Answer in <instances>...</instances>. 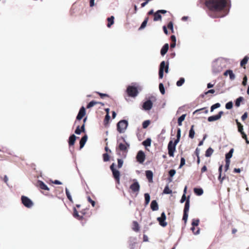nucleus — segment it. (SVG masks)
Wrapping results in <instances>:
<instances>
[{
  "label": "nucleus",
  "mask_w": 249,
  "mask_h": 249,
  "mask_svg": "<svg viewBox=\"0 0 249 249\" xmlns=\"http://www.w3.org/2000/svg\"><path fill=\"white\" fill-rule=\"evenodd\" d=\"M103 160L104 162H107L109 160L110 156L108 153H105L103 154Z\"/></svg>",
  "instance_id": "obj_40"
},
{
  "label": "nucleus",
  "mask_w": 249,
  "mask_h": 249,
  "mask_svg": "<svg viewBox=\"0 0 249 249\" xmlns=\"http://www.w3.org/2000/svg\"><path fill=\"white\" fill-rule=\"evenodd\" d=\"M21 200L22 204L28 208H30L33 207L34 203L32 200L27 196H22L21 197Z\"/></svg>",
  "instance_id": "obj_6"
},
{
  "label": "nucleus",
  "mask_w": 249,
  "mask_h": 249,
  "mask_svg": "<svg viewBox=\"0 0 249 249\" xmlns=\"http://www.w3.org/2000/svg\"><path fill=\"white\" fill-rule=\"evenodd\" d=\"M167 27L168 29L171 30L172 33H174L173 23L172 21L169 22L167 25Z\"/></svg>",
  "instance_id": "obj_55"
},
{
  "label": "nucleus",
  "mask_w": 249,
  "mask_h": 249,
  "mask_svg": "<svg viewBox=\"0 0 249 249\" xmlns=\"http://www.w3.org/2000/svg\"><path fill=\"white\" fill-rule=\"evenodd\" d=\"M144 206L146 207L150 201V196L149 193H146L144 194Z\"/></svg>",
  "instance_id": "obj_27"
},
{
  "label": "nucleus",
  "mask_w": 249,
  "mask_h": 249,
  "mask_svg": "<svg viewBox=\"0 0 249 249\" xmlns=\"http://www.w3.org/2000/svg\"><path fill=\"white\" fill-rule=\"evenodd\" d=\"M194 127V125H192L189 131V137L191 139H193L195 137V131Z\"/></svg>",
  "instance_id": "obj_29"
},
{
  "label": "nucleus",
  "mask_w": 249,
  "mask_h": 249,
  "mask_svg": "<svg viewBox=\"0 0 249 249\" xmlns=\"http://www.w3.org/2000/svg\"><path fill=\"white\" fill-rule=\"evenodd\" d=\"M163 193L164 194H171L172 193V191L171 190L169 187L168 184H167L163 191Z\"/></svg>",
  "instance_id": "obj_35"
},
{
  "label": "nucleus",
  "mask_w": 249,
  "mask_h": 249,
  "mask_svg": "<svg viewBox=\"0 0 249 249\" xmlns=\"http://www.w3.org/2000/svg\"><path fill=\"white\" fill-rule=\"evenodd\" d=\"M205 4L208 9V14L210 17L219 18L225 16L220 12L226 7L227 0H205Z\"/></svg>",
  "instance_id": "obj_1"
},
{
  "label": "nucleus",
  "mask_w": 249,
  "mask_h": 249,
  "mask_svg": "<svg viewBox=\"0 0 249 249\" xmlns=\"http://www.w3.org/2000/svg\"><path fill=\"white\" fill-rule=\"evenodd\" d=\"M185 164V159L184 157H181L180 158V164L179 165L178 168L180 169L182 168L183 166Z\"/></svg>",
  "instance_id": "obj_50"
},
{
  "label": "nucleus",
  "mask_w": 249,
  "mask_h": 249,
  "mask_svg": "<svg viewBox=\"0 0 249 249\" xmlns=\"http://www.w3.org/2000/svg\"><path fill=\"white\" fill-rule=\"evenodd\" d=\"M194 193L198 196H200L203 195L204 191L201 187H195L194 189Z\"/></svg>",
  "instance_id": "obj_22"
},
{
  "label": "nucleus",
  "mask_w": 249,
  "mask_h": 249,
  "mask_svg": "<svg viewBox=\"0 0 249 249\" xmlns=\"http://www.w3.org/2000/svg\"><path fill=\"white\" fill-rule=\"evenodd\" d=\"M73 216L74 217L76 218L79 219H81L82 217V216H80L79 215L78 211H77V210L75 208H73Z\"/></svg>",
  "instance_id": "obj_45"
},
{
  "label": "nucleus",
  "mask_w": 249,
  "mask_h": 249,
  "mask_svg": "<svg viewBox=\"0 0 249 249\" xmlns=\"http://www.w3.org/2000/svg\"><path fill=\"white\" fill-rule=\"evenodd\" d=\"M147 113L153 119L156 121L158 119V112L156 110H145Z\"/></svg>",
  "instance_id": "obj_11"
},
{
  "label": "nucleus",
  "mask_w": 249,
  "mask_h": 249,
  "mask_svg": "<svg viewBox=\"0 0 249 249\" xmlns=\"http://www.w3.org/2000/svg\"><path fill=\"white\" fill-rule=\"evenodd\" d=\"M234 151L233 148H231L228 153L225 154V161H230L232 157Z\"/></svg>",
  "instance_id": "obj_18"
},
{
  "label": "nucleus",
  "mask_w": 249,
  "mask_h": 249,
  "mask_svg": "<svg viewBox=\"0 0 249 249\" xmlns=\"http://www.w3.org/2000/svg\"><path fill=\"white\" fill-rule=\"evenodd\" d=\"M133 183L130 186V189L133 192H139L140 189V184L137 179H133Z\"/></svg>",
  "instance_id": "obj_8"
},
{
  "label": "nucleus",
  "mask_w": 249,
  "mask_h": 249,
  "mask_svg": "<svg viewBox=\"0 0 249 249\" xmlns=\"http://www.w3.org/2000/svg\"><path fill=\"white\" fill-rule=\"evenodd\" d=\"M200 220L198 218H194L192 219L191 225L193 227L197 226L199 225Z\"/></svg>",
  "instance_id": "obj_39"
},
{
  "label": "nucleus",
  "mask_w": 249,
  "mask_h": 249,
  "mask_svg": "<svg viewBox=\"0 0 249 249\" xmlns=\"http://www.w3.org/2000/svg\"><path fill=\"white\" fill-rule=\"evenodd\" d=\"M133 230L137 232L140 230V226H139V223H138V222H137L136 221H134L133 222Z\"/></svg>",
  "instance_id": "obj_36"
},
{
  "label": "nucleus",
  "mask_w": 249,
  "mask_h": 249,
  "mask_svg": "<svg viewBox=\"0 0 249 249\" xmlns=\"http://www.w3.org/2000/svg\"><path fill=\"white\" fill-rule=\"evenodd\" d=\"M187 198H188V196L187 197L186 195H185V194H183L182 196H181V198L180 200V203H184L185 201L186 202V200L187 199Z\"/></svg>",
  "instance_id": "obj_54"
},
{
  "label": "nucleus",
  "mask_w": 249,
  "mask_h": 249,
  "mask_svg": "<svg viewBox=\"0 0 249 249\" xmlns=\"http://www.w3.org/2000/svg\"><path fill=\"white\" fill-rule=\"evenodd\" d=\"M116 166V164L115 163H112L111 165L110 166V169L111 171L115 170L117 169L115 167Z\"/></svg>",
  "instance_id": "obj_63"
},
{
  "label": "nucleus",
  "mask_w": 249,
  "mask_h": 249,
  "mask_svg": "<svg viewBox=\"0 0 249 249\" xmlns=\"http://www.w3.org/2000/svg\"><path fill=\"white\" fill-rule=\"evenodd\" d=\"M238 131L241 133H243V132H244L243 131V126L242 124H240V125L238 126Z\"/></svg>",
  "instance_id": "obj_59"
},
{
  "label": "nucleus",
  "mask_w": 249,
  "mask_h": 249,
  "mask_svg": "<svg viewBox=\"0 0 249 249\" xmlns=\"http://www.w3.org/2000/svg\"><path fill=\"white\" fill-rule=\"evenodd\" d=\"M136 160L140 164L143 163L145 159V154L142 150H139L136 155Z\"/></svg>",
  "instance_id": "obj_7"
},
{
  "label": "nucleus",
  "mask_w": 249,
  "mask_h": 249,
  "mask_svg": "<svg viewBox=\"0 0 249 249\" xmlns=\"http://www.w3.org/2000/svg\"><path fill=\"white\" fill-rule=\"evenodd\" d=\"M150 121L149 120H146L144 121L142 124V128L144 129L146 128L150 124Z\"/></svg>",
  "instance_id": "obj_42"
},
{
  "label": "nucleus",
  "mask_w": 249,
  "mask_h": 249,
  "mask_svg": "<svg viewBox=\"0 0 249 249\" xmlns=\"http://www.w3.org/2000/svg\"><path fill=\"white\" fill-rule=\"evenodd\" d=\"M159 89L162 94H164L165 93L164 86L162 83H160L159 84Z\"/></svg>",
  "instance_id": "obj_53"
},
{
  "label": "nucleus",
  "mask_w": 249,
  "mask_h": 249,
  "mask_svg": "<svg viewBox=\"0 0 249 249\" xmlns=\"http://www.w3.org/2000/svg\"><path fill=\"white\" fill-rule=\"evenodd\" d=\"M176 173V170L174 169H172L168 171V176L170 177V178H173Z\"/></svg>",
  "instance_id": "obj_48"
},
{
  "label": "nucleus",
  "mask_w": 249,
  "mask_h": 249,
  "mask_svg": "<svg viewBox=\"0 0 249 249\" xmlns=\"http://www.w3.org/2000/svg\"><path fill=\"white\" fill-rule=\"evenodd\" d=\"M150 208L153 211H156L159 210V207L156 200H152L150 203Z\"/></svg>",
  "instance_id": "obj_15"
},
{
  "label": "nucleus",
  "mask_w": 249,
  "mask_h": 249,
  "mask_svg": "<svg viewBox=\"0 0 249 249\" xmlns=\"http://www.w3.org/2000/svg\"><path fill=\"white\" fill-rule=\"evenodd\" d=\"M114 18L113 16H111L110 18H107V24L108 27H110L114 23Z\"/></svg>",
  "instance_id": "obj_38"
},
{
  "label": "nucleus",
  "mask_w": 249,
  "mask_h": 249,
  "mask_svg": "<svg viewBox=\"0 0 249 249\" xmlns=\"http://www.w3.org/2000/svg\"><path fill=\"white\" fill-rule=\"evenodd\" d=\"M88 140V136L87 135L85 134L84 136H83L80 141V149H81L85 145L87 141Z\"/></svg>",
  "instance_id": "obj_19"
},
{
  "label": "nucleus",
  "mask_w": 249,
  "mask_h": 249,
  "mask_svg": "<svg viewBox=\"0 0 249 249\" xmlns=\"http://www.w3.org/2000/svg\"><path fill=\"white\" fill-rule=\"evenodd\" d=\"M219 119V118L218 117L217 115H214L211 116H209L208 118V121L209 122H212L215 121H217Z\"/></svg>",
  "instance_id": "obj_33"
},
{
  "label": "nucleus",
  "mask_w": 249,
  "mask_h": 249,
  "mask_svg": "<svg viewBox=\"0 0 249 249\" xmlns=\"http://www.w3.org/2000/svg\"><path fill=\"white\" fill-rule=\"evenodd\" d=\"M118 165L117 167L118 168L122 167L124 164V160L122 159H117Z\"/></svg>",
  "instance_id": "obj_49"
},
{
  "label": "nucleus",
  "mask_w": 249,
  "mask_h": 249,
  "mask_svg": "<svg viewBox=\"0 0 249 249\" xmlns=\"http://www.w3.org/2000/svg\"><path fill=\"white\" fill-rule=\"evenodd\" d=\"M228 74L230 76V78L231 80H232L235 79V75L233 73L232 71L231 70H227L224 73V75L225 76H227Z\"/></svg>",
  "instance_id": "obj_26"
},
{
  "label": "nucleus",
  "mask_w": 249,
  "mask_h": 249,
  "mask_svg": "<svg viewBox=\"0 0 249 249\" xmlns=\"http://www.w3.org/2000/svg\"><path fill=\"white\" fill-rule=\"evenodd\" d=\"M79 137H76L74 134L71 135L68 140V143L70 146H72L74 145L75 140L77 138H78Z\"/></svg>",
  "instance_id": "obj_16"
},
{
  "label": "nucleus",
  "mask_w": 249,
  "mask_h": 249,
  "mask_svg": "<svg viewBox=\"0 0 249 249\" xmlns=\"http://www.w3.org/2000/svg\"><path fill=\"white\" fill-rule=\"evenodd\" d=\"M157 97L155 95H149L145 98V101L142 105L143 109H151L153 105L156 102Z\"/></svg>",
  "instance_id": "obj_3"
},
{
  "label": "nucleus",
  "mask_w": 249,
  "mask_h": 249,
  "mask_svg": "<svg viewBox=\"0 0 249 249\" xmlns=\"http://www.w3.org/2000/svg\"><path fill=\"white\" fill-rule=\"evenodd\" d=\"M248 112H245L241 116V119L242 121H245L248 117Z\"/></svg>",
  "instance_id": "obj_60"
},
{
  "label": "nucleus",
  "mask_w": 249,
  "mask_h": 249,
  "mask_svg": "<svg viewBox=\"0 0 249 249\" xmlns=\"http://www.w3.org/2000/svg\"><path fill=\"white\" fill-rule=\"evenodd\" d=\"M164 69H165V72L167 73L168 71V64L166 65L165 62L162 61L160 64L159 70H162V71H163Z\"/></svg>",
  "instance_id": "obj_25"
},
{
  "label": "nucleus",
  "mask_w": 249,
  "mask_h": 249,
  "mask_svg": "<svg viewBox=\"0 0 249 249\" xmlns=\"http://www.w3.org/2000/svg\"><path fill=\"white\" fill-rule=\"evenodd\" d=\"M186 115V114H183L178 118V126H181L182 125V122L184 121Z\"/></svg>",
  "instance_id": "obj_28"
},
{
  "label": "nucleus",
  "mask_w": 249,
  "mask_h": 249,
  "mask_svg": "<svg viewBox=\"0 0 249 249\" xmlns=\"http://www.w3.org/2000/svg\"><path fill=\"white\" fill-rule=\"evenodd\" d=\"M160 217L162 218L163 221V220H164V221L166 220V214H165V213L164 212H163L161 213V215H160Z\"/></svg>",
  "instance_id": "obj_62"
},
{
  "label": "nucleus",
  "mask_w": 249,
  "mask_h": 249,
  "mask_svg": "<svg viewBox=\"0 0 249 249\" xmlns=\"http://www.w3.org/2000/svg\"><path fill=\"white\" fill-rule=\"evenodd\" d=\"M85 130V124H83L82 125L81 128L80 127V125H78L76 127V129L75 130V132H74L77 135H80L82 131L84 132Z\"/></svg>",
  "instance_id": "obj_20"
},
{
  "label": "nucleus",
  "mask_w": 249,
  "mask_h": 249,
  "mask_svg": "<svg viewBox=\"0 0 249 249\" xmlns=\"http://www.w3.org/2000/svg\"><path fill=\"white\" fill-rule=\"evenodd\" d=\"M169 49V45L168 43L165 44L160 50V54L161 55H164L167 52Z\"/></svg>",
  "instance_id": "obj_23"
},
{
  "label": "nucleus",
  "mask_w": 249,
  "mask_h": 249,
  "mask_svg": "<svg viewBox=\"0 0 249 249\" xmlns=\"http://www.w3.org/2000/svg\"><path fill=\"white\" fill-rule=\"evenodd\" d=\"M145 176L149 182H153V173L151 170H146L145 171Z\"/></svg>",
  "instance_id": "obj_13"
},
{
  "label": "nucleus",
  "mask_w": 249,
  "mask_h": 249,
  "mask_svg": "<svg viewBox=\"0 0 249 249\" xmlns=\"http://www.w3.org/2000/svg\"><path fill=\"white\" fill-rule=\"evenodd\" d=\"M226 163L225 165V172H227L229 169L230 162V161H225Z\"/></svg>",
  "instance_id": "obj_57"
},
{
  "label": "nucleus",
  "mask_w": 249,
  "mask_h": 249,
  "mask_svg": "<svg viewBox=\"0 0 249 249\" xmlns=\"http://www.w3.org/2000/svg\"><path fill=\"white\" fill-rule=\"evenodd\" d=\"M152 140L150 138H147L142 142V145L146 148L151 146Z\"/></svg>",
  "instance_id": "obj_24"
},
{
  "label": "nucleus",
  "mask_w": 249,
  "mask_h": 249,
  "mask_svg": "<svg viewBox=\"0 0 249 249\" xmlns=\"http://www.w3.org/2000/svg\"><path fill=\"white\" fill-rule=\"evenodd\" d=\"M86 114V110H79V111L76 116V120L75 124H76L78 121H80Z\"/></svg>",
  "instance_id": "obj_14"
},
{
  "label": "nucleus",
  "mask_w": 249,
  "mask_h": 249,
  "mask_svg": "<svg viewBox=\"0 0 249 249\" xmlns=\"http://www.w3.org/2000/svg\"><path fill=\"white\" fill-rule=\"evenodd\" d=\"M157 221L159 222V224L162 227H165L167 225V222L163 220L160 217H158L157 218Z\"/></svg>",
  "instance_id": "obj_31"
},
{
  "label": "nucleus",
  "mask_w": 249,
  "mask_h": 249,
  "mask_svg": "<svg viewBox=\"0 0 249 249\" xmlns=\"http://www.w3.org/2000/svg\"><path fill=\"white\" fill-rule=\"evenodd\" d=\"M65 191H66V196H67V197L68 198V199L71 201V202H72V197L71 195V194L68 190V189L66 187V189H65Z\"/></svg>",
  "instance_id": "obj_46"
},
{
  "label": "nucleus",
  "mask_w": 249,
  "mask_h": 249,
  "mask_svg": "<svg viewBox=\"0 0 249 249\" xmlns=\"http://www.w3.org/2000/svg\"><path fill=\"white\" fill-rule=\"evenodd\" d=\"M126 92L128 96L135 98L139 94L137 88L133 86H128L126 89Z\"/></svg>",
  "instance_id": "obj_5"
},
{
  "label": "nucleus",
  "mask_w": 249,
  "mask_h": 249,
  "mask_svg": "<svg viewBox=\"0 0 249 249\" xmlns=\"http://www.w3.org/2000/svg\"><path fill=\"white\" fill-rule=\"evenodd\" d=\"M118 148L121 151L127 152L126 147L125 146V144L121 142L119 144Z\"/></svg>",
  "instance_id": "obj_43"
},
{
  "label": "nucleus",
  "mask_w": 249,
  "mask_h": 249,
  "mask_svg": "<svg viewBox=\"0 0 249 249\" xmlns=\"http://www.w3.org/2000/svg\"><path fill=\"white\" fill-rule=\"evenodd\" d=\"M247 82V77L246 75H245L243 77L242 85L244 86H246Z\"/></svg>",
  "instance_id": "obj_61"
},
{
  "label": "nucleus",
  "mask_w": 249,
  "mask_h": 249,
  "mask_svg": "<svg viewBox=\"0 0 249 249\" xmlns=\"http://www.w3.org/2000/svg\"><path fill=\"white\" fill-rule=\"evenodd\" d=\"M190 196H188L187 199L186 200L185 203V205H184V210H183L184 212H188V213L189 212V209H190Z\"/></svg>",
  "instance_id": "obj_21"
},
{
  "label": "nucleus",
  "mask_w": 249,
  "mask_h": 249,
  "mask_svg": "<svg viewBox=\"0 0 249 249\" xmlns=\"http://www.w3.org/2000/svg\"><path fill=\"white\" fill-rule=\"evenodd\" d=\"M185 80L183 78H180L178 81L177 82V85L178 87H180L183 85V84L184 83Z\"/></svg>",
  "instance_id": "obj_52"
},
{
  "label": "nucleus",
  "mask_w": 249,
  "mask_h": 249,
  "mask_svg": "<svg viewBox=\"0 0 249 249\" xmlns=\"http://www.w3.org/2000/svg\"><path fill=\"white\" fill-rule=\"evenodd\" d=\"M159 78L162 79L163 76V71H162V70H159Z\"/></svg>",
  "instance_id": "obj_64"
},
{
  "label": "nucleus",
  "mask_w": 249,
  "mask_h": 249,
  "mask_svg": "<svg viewBox=\"0 0 249 249\" xmlns=\"http://www.w3.org/2000/svg\"><path fill=\"white\" fill-rule=\"evenodd\" d=\"M249 60V57L246 56L241 61L240 66L244 68H245V65L247 63Z\"/></svg>",
  "instance_id": "obj_37"
},
{
  "label": "nucleus",
  "mask_w": 249,
  "mask_h": 249,
  "mask_svg": "<svg viewBox=\"0 0 249 249\" xmlns=\"http://www.w3.org/2000/svg\"><path fill=\"white\" fill-rule=\"evenodd\" d=\"M220 107V104L218 103L213 105L211 107V109H216Z\"/></svg>",
  "instance_id": "obj_58"
},
{
  "label": "nucleus",
  "mask_w": 249,
  "mask_h": 249,
  "mask_svg": "<svg viewBox=\"0 0 249 249\" xmlns=\"http://www.w3.org/2000/svg\"><path fill=\"white\" fill-rule=\"evenodd\" d=\"M188 217V213L183 212L182 220L184 221L185 224H186L187 222Z\"/></svg>",
  "instance_id": "obj_47"
},
{
  "label": "nucleus",
  "mask_w": 249,
  "mask_h": 249,
  "mask_svg": "<svg viewBox=\"0 0 249 249\" xmlns=\"http://www.w3.org/2000/svg\"><path fill=\"white\" fill-rule=\"evenodd\" d=\"M181 130L180 128H177L176 139L173 142L172 140H170L168 144L167 149L168 155L171 157L174 156V153L176 149V145L179 142L181 137Z\"/></svg>",
  "instance_id": "obj_2"
},
{
  "label": "nucleus",
  "mask_w": 249,
  "mask_h": 249,
  "mask_svg": "<svg viewBox=\"0 0 249 249\" xmlns=\"http://www.w3.org/2000/svg\"><path fill=\"white\" fill-rule=\"evenodd\" d=\"M244 98L243 97H239L235 101V106L239 107L241 103L243 101Z\"/></svg>",
  "instance_id": "obj_44"
},
{
  "label": "nucleus",
  "mask_w": 249,
  "mask_h": 249,
  "mask_svg": "<svg viewBox=\"0 0 249 249\" xmlns=\"http://www.w3.org/2000/svg\"><path fill=\"white\" fill-rule=\"evenodd\" d=\"M195 230H196L195 227H193L192 226V227L191 228V230L193 231L194 234L195 235L198 234L200 232V229L198 228L197 230H196V231H195Z\"/></svg>",
  "instance_id": "obj_51"
},
{
  "label": "nucleus",
  "mask_w": 249,
  "mask_h": 249,
  "mask_svg": "<svg viewBox=\"0 0 249 249\" xmlns=\"http://www.w3.org/2000/svg\"><path fill=\"white\" fill-rule=\"evenodd\" d=\"M233 106V104L232 102H229L227 103L226 105V109H231Z\"/></svg>",
  "instance_id": "obj_56"
},
{
  "label": "nucleus",
  "mask_w": 249,
  "mask_h": 249,
  "mask_svg": "<svg viewBox=\"0 0 249 249\" xmlns=\"http://www.w3.org/2000/svg\"><path fill=\"white\" fill-rule=\"evenodd\" d=\"M37 185L42 190L47 191H49L50 190L49 188L47 186V185H46L42 181L38 180Z\"/></svg>",
  "instance_id": "obj_17"
},
{
  "label": "nucleus",
  "mask_w": 249,
  "mask_h": 249,
  "mask_svg": "<svg viewBox=\"0 0 249 249\" xmlns=\"http://www.w3.org/2000/svg\"><path fill=\"white\" fill-rule=\"evenodd\" d=\"M221 67L218 66V64H214L213 66V71L214 73H218L221 71Z\"/></svg>",
  "instance_id": "obj_30"
},
{
  "label": "nucleus",
  "mask_w": 249,
  "mask_h": 249,
  "mask_svg": "<svg viewBox=\"0 0 249 249\" xmlns=\"http://www.w3.org/2000/svg\"><path fill=\"white\" fill-rule=\"evenodd\" d=\"M112 172L113 177L114 178L116 182L119 184L120 183V171L116 169L115 170H113Z\"/></svg>",
  "instance_id": "obj_10"
},
{
  "label": "nucleus",
  "mask_w": 249,
  "mask_h": 249,
  "mask_svg": "<svg viewBox=\"0 0 249 249\" xmlns=\"http://www.w3.org/2000/svg\"><path fill=\"white\" fill-rule=\"evenodd\" d=\"M128 125V122L126 120H121L117 124V130L120 133H124Z\"/></svg>",
  "instance_id": "obj_4"
},
{
  "label": "nucleus",
  "mask_w": 249,
  "mask_h": 249,
  "mask_svg": "<svg viewBox=\"0 0 249 249\" xmlns=\"http://www.w3.org/2000/svg\"><path fill=\"white\" fill-rule=\"evenodd\" d=\"M106 111V115L105 117V119L104 120V125L107 127V125H108L109 124V121L110 120V116L109 115V111L110 110H105Z\"/></svg>",
  "instance_id": "obj_12"
},
{
  "label": "nucleus",
  "mask_w": 249,
  "mask_h": 249,
  "mask_svg": "<svg viewBox=\"0 0 249 249\" xmlns=\"http://www.w3.org/2000/svg\"><path fill=\"white\" fill-rule=\"evenodd\" d=\"M136 237H130L128 240L129 248L130 249H135L137 244Z\"/></svg>",
  "instance_id": "obj_9"
},
{
  "label": "nucleus",
  "mask_w": 249,
  "mask_h": 249,
  "mask_svg": "<svg viewBox=\"0 0 249 249\" xmlns=\"http://www.w3.org/2000/svg\"><path fill=\"white\" fill-rule=\"evenodd\" d=\"M213 152V149L212 147H210L205 151V156L206 157H210L212 156Z\"/></svg>",
  "instance_id": "obj_32"
},
{
  "label": "nucleus",
  "mask_w": 249,
  "mask_h": 249,
  "mask_svg": "<svg viewBox=\"0 0 249 249\" xmlns=\"http://www.w3.org/2000/svg\"><path fill=\"white\" fill-rule=\"evenodd\" d=\"M161 16L160 13L157 11L154 14V21L161 20Z\"/></svg>",
  "instance_id": "obj_34"
},
{
  "label": "nucleus",
  "mask_w": 249,
  "mask_h": 249,
  "mask_svg": "<svg viewBox=\"0 0 249 249\" xmlns=\"http://www.w3.org/2000/svg\"><path fill=\"white\" fill-rule=\"evenodd\" d=\"M148 19H149L148 17H146L144 19V21L142 22L140 27L139 28V30H142L145 27V26H146V24L147 23V22L148 21Z\"/></svg>",
  "instance_id": "obj_41"
}]
</instances>
